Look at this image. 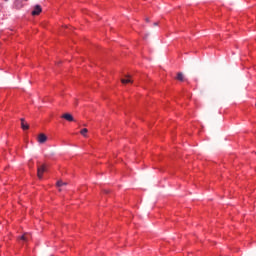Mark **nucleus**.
<instances>
[{"instance_id":"f257e3e1","label":"nucleus","mask_w":256,"mask_h":256,"mask_svg":"<svg viewBox=\"0 0 256 256\" xmlns=\"http://www.w3.org/2000/svg\"><path fill=\"white\" fill-rule=\"evenodd\" d=\"M45 171H47V168L45 167V165L38 166V168H37V177H38V179H43V173Z\"/></svg>"},{"instance_id":"6e6552de","label":"nucleus","mask_w":256,"mask_h":256,"mask_svg":"<svg viewBox=\"0 0 256 256\" xmlns=\"http://www.w3.org/2000/svg\"><path fill=\"white\" fill-rule=\"evenodd\" d=\"M14 5L16 9H21L23 7L21 0H16Z\"/></svg>"},{"instance_id":"f8f14e48","label":"nucleus","mask_w":256,"mask_h":256,"mask_svg":"<svg viewBox=\"0 0 256 256\" xmlns=\"http://www.w3.org/2000/svg\"><path fill=\"white\" fill-rule=\"evenodd\" d=\"M154 25H157V23H154Z\"/></svg>"},{"instance_id":"f03ea898","label":"nucleus","mask_w":256,"mask_h":256,"mask_svg":"<svg viewBox=\"0 0 256 256\" xmlns=\"http://www.w3.org/2000/svg\"><path fill=\"white\" fill-rule=\"evenodd\" d=\"M37 141L38 143H40L41 145H43V143H46L47 142V135L41 133L38 135V138H37Z\"/></svg>"},{"instance_id":"ddd939ff","label":"nucleus","mask_w":256,"mask_h":256,"mask_svg":"<svg viewBox=\"0 0 256 256\" xmlns=\"http://www.w3.org/2000/svg\"><path fill=\"white\" fill-rule=\"evenodd\" d=\"M4 1H9V0H4Z\"/></svg>"},{"instance_id":"0eeeda50","label":"nucleus","mask_w":256,"mask_h":256,"mask_svg":"<svg viewBox=\"0 0 256 256\" xmlns=\"http://www.w3.org/2000/svg\"><path fill=\"white\" fill-rule=\"evenodd\" d=\"M30 238H31V235H29L28 233H26V234H24V235H22V236L20 237V240H21V241H29Z\"/></svg>"},{"instance_id":"423d86ee","label":"nucleus","mask_w":256,"mask_h":256,"mask_svg":"<svg viewBox=\"0 0 256 256\" xmlns=\"http://www.w3.org/2000/svg\"><path fill=\"white\" fill-rule=\"evenodd\" d=\"M21 127L24 131H27V129H29V124L25 123V119H21Z\"/></svg>"},{"instance_id":"1a4fd4ad","label":"nucleus","mask_w":256,"mask_h":256,"mask_svg":"<svg viewBox=\"0 0 256 256\" xmlns=\"http://www.w3.org/2000/svg\"><path fill=\"white\" fill-rule=\"evenodd\" d=\"M176 79H178V81H184L183 73L179 72V73L177 74Z\"/></svg>"},{"instance_id":"9d476101","label":"nucleus","mask_w":256,"mask_h":256,"mask_svg":"<svg viewBox=\"0 0 256 256\" xmlns=\"http://www.w3.org/2000/svg\"><path fill=\"white\" fill-rule=\"evenodd\" d=\"M81 135H83V137H87V133H89V130H87V128H84L80 131Z\"/></svg>"},{"instance_id":"7ed1b4c3","label":"nucleus","mask_w":256,"mask_h":256,"mask_svg":"<svg viewBox=\"0 0 256 256\" xmlns=\"http://www.w3.org/2000/svg\"><path fill=\"white\" fill-rule=\"evenodd\" d=\"M62 119H65L66 121H69V122L75 121V118H73V115H71L70 113L63 114Z\"/></svg>"},{"instance_id":"20e7f679","label":"nucleus","mask_w":256,"mask_h":256,"mask_svg":"<svg viewBox=\"0 0 256 256\" xmlns=\"http://www.w3.org/2000/svg\"><path fill=\"white\" fill-rule=\"evenodd\" d=\"M43 11L41 5L34 6V10L32 11V15H39Z\"/></svg>"},{"instance_id":"9b49d317","label":"nucleus","mask_w":256,"mask_h":256,"mask_svg":"<svg viewBox=\"0 0 256 256\" xmlns=\"http://www.w3.org/2000/svg\"><path fill=\"white\" fill-rule=\"evenodd\" d=\"M57 187H65V185H67V182H62L61 180H59L57 183H56Z\"/></svg>"},{"instance_id":"39448f33","label":"nucleus","mask_w":256,"mask_h":256,"mask_svg":"<svg viewBox=\"0 0 256 256\" xmlns=\"http://www.w3.org/2000/svg\"><path fill=\"white\" fill-rule=\"evenodd\" d=\"M121 83H123L124 85L127 83H133V81L131 80V76L127 75L126 78L121 79Z\"/></svg>"}]
</instances>
